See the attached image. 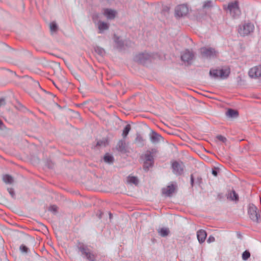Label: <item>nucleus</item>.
I'll list each match as a JSON object with an SVG mask.
<instances>
[{"label": "nucleus", "mask_w": 261, "mask_h": 261, "mask_svg": "<svg viewBox=\"0 0 261 261\" xmlns=\"http://www.w3.org/2000/svg\"><path fill=\"white\" fill-rule=\"evenodd\" d=\"M6 104L5 99L3 98H0V107Z\"/></svg>", "instance_id": "36"}, {"label": "nucleus", "mask_w": 261, "mask_h": 261, "mask_svg": "<svg viewBox=\"0 0 261 261\" xmlns=\"http://www.w3.org/2000/svg\"><path fill=\"white\" fill-rule=\"evenodd\" d=\"M248 213L250 218L253 221L261 222V213L253 204L250 203L248 206Z\"/></svg>", "instance_id": "3"}, {"label": "nucleus", "mask_w": 261, "mask_h": 261, "mask_svg": "<svg viewBox=\"0 0 261 261\" xmlns=\"http://www.w3.org/2000/svg\"><path fill=\"white\" fill-rule=\"evenodd\" d=\"M99 17V15L98 14H94L93 16H92V19H93V21L95 22V20L96 19H98Z\"/></svg>", "instance_id": "37"}, {"label": "nucleus", "mask_w": 261, "mask_h": 261, "mask_svg": "<svg viewBox=\"0 0 261 261\" xmlns=\"http://www.w3.org/2000/svg\"><path fill=\"white\" fill-rule=\"evenodd\" d=\"M157 150L155 148L151 149V150H147L142 156L144 159V169L145 170H148L149 168L152 167L154 163L153 155L156 154Z\"/></svg>", "instance_id": "1"}, {"label": "nucleus", "mask_w": 261, "mask_h": 261, "mask_svg": "<svg viewBox=\"0 0 261 261\" xmlns=\"http://www.w3.org/2000/svg\"><path fill=\"white\" fill-rule=\"evenodd\" d=\"M95 51L96 53H97L100 56H103L105 54V50L99 47H96L95 48Z\"/></svg>", "instance_id": "28"}, {"label": "nucleus", "mask_w": 261, "mask_h": 261, "mask_svg": "<svg viewBox=\"0 0 261 261\" xmlns=\"http://www.w3.org/2000/svg\"><path fill=\"white\" fill-rule=\"evenodd\" d=\"M128 182L130 184H133L135 185H137L139 182L138 178L135 176H128Z\"/></svg>", "instance_id": "26"}, {"label": "nucleus", "mask_w": 261, "mask_h": 261, "mask_svg": "<svg viewBox=\"0 0 261 261\" xmlns=\"http://www.w3.org/2000/svg\"><path fill=\"white\" fill-rule=\"evenodd\" d=\"M254 25L251 22H246L239 25L238 33L242 36L249 35L253 31Z\"/></svg>", "instance_id": "4"}, {"label": "nucleus", "mask_w": 261, "mask_h": 261, "mask_svg": "<svg viewBox=\"0 0 261 261\" xmlns=\"http://www.w3.org/2000/svg\"><path fill=\"white\" fill-rule=\"evenodd\" d=\"M36 84L39 87H40V85L38 82H35Z\"/></svg>", "instance_id": "45"}, {"label": "nucleus", "mask_w": 261, "mask_h": 261, "mask_svg": "<svg viewBox=\"0 0 261 261\" xmlns=\"http://www.w3.org/2000/svg\"><path fill=\"white\" fill-rule=\"evenodd\" d=\"M226 10L229 12L230 15L234 18H238L241 14L237 1L229 3L228 4Z\"/></svg>", "instance_id": "5"}, {"label": "nucleus", "mask_w": 261, "mask_h": 261, "mask_svg": "<svg viewBox=\"0 0 261 261\" xmlns=\"http://www.w3.org/2000/svg\"><path fill=\"white\" fill-rule=\"evenodd\" d=\"M184 168L185 166L182 162L174 161L172 164L173 172L176 175H181L184 172Z\"/></svg>", "instance_id": "9"}, {"label": "nucleus", "mask_w": 261, "mask_h": 261, "mask_svg": "<svg viewBox=\"0 0 261 261\" xmlns=\"http://www.w3.org/2000/svg\"><path fill=\"white\" fill-rule=\"evenodd\" d=\"M212 7V4L211 1H207L204 2L203 8H210Z\"/></svg>", "instance_id": "30"}, {"label": "nucleus", "mask_w": 261, "mask_h": 261, "mask_svg": "<svg viewBox=\"0 0 261 261\" xmlns=\"http://www.w3.org/2000/svg\"><path fill=\"white\" fill-rule=\"evenodd\" d=\"M116 14V11L110 9H105L103 12V14L109 19H114L115 17Z\"/></svg>", "instance_id": "18"}, {"label": "nucleus", "mask_w": 261, "mask_h": 261, "mask_svg": "<svg viewBox=\"0 0 261 261\" xmlns=\"http://www.w3.org/2000/svg\"><path fill=\"white\" fill-rule=\"evenodd\" d=\"M212 174L214 175V176H217V171L215 170H213L212 171Z\"/></svg>", "instance_id": "40"}, {"label": "nucleus", "mask_w": 261, "mask_h": 261, "mask_svg": "<svg viewBox=\"0 0 261 261\" xmlns=\"http://www.w3.org/2000/svg\"><path fill=\"white\" fill-rule=\"evenodd\" d=\"M194 54L193 51L188 49H186L183 51L181 54V59L184 62L190 63V62L193 59Z\"/></svg>", "instance_id": "11"}, {"label": "nucleus", "mask_w": 261, "mask_h": 261, "mask_svg": "<svg viewBox=\"0 0 261 261\" xmlns=\"http://www.w3.org/2000/svg\"><path fill=\"white\" fill-rule=\"evenodd\" d=\"M228 198H229L231 200H238L239 196L234 191H231L229 193Z\"/></svg>", "instance_id": "24"}, {"label": "nucleus", "mask_w": 261, "mask_h": 261, "mask_svg": "<svg viewBox=\"0 0 261 261\" xmlns=\"http://www.w3.org/2000/svg\"><path fill=\"white\" fill-rule=\"evenodd\" d=\"M49 28L51 32H56L58 30V26L56 22H51L49 24Z\"/></svg>", "instance_id": "27"}, {"label": "nucleus", "mask_w": 261, "mask_h": 261, "mask_svg": "<svg viewBox=\"0 0 261 261\" xmlns=\"http://www.w3.org/2000/svg\"><path fill=\"white\" fill-rule=\"evenodd\" d=\"M103 160L107 163L112 164L114 162V158L113 156L107 153L104 156Z\"/></svg>", "instance_id": "23"}, {"label": "nucleus", "mask_w": 261, "mask_h": 261, "mask_svg": "<svg viewBox=\"0 0 261 261\" xmlns=\"http://www.w3.org/2000/svg\"><path fill=\"white\" fill-rule=\"evenodd\" d=\"M98 33L102 34L109 28V24L103 21H99L97 23Z\"/></svg>", "instance_id": "15"}, {"label": "nucleus", "mask_w": 261, "mask_h": 261, "mask_svg": "<svg viewBox=\"0 0 261 261\" xmlns=\"http://www.w3.org/2000/svg\"><path fill=\"white\" fill-rule=\"evenodd\" d=\"M144 140L141 135H137L135 139V143L137 144L139 146H143L144 145Z\"/></svg>", "instance_id": "22"}, {"label": "nucleus", "mask_w": 261, "mask_h": 261, "mask_svg": "<svg viewBox=\"0 0 261 261\" xmlns=\"http://www.w3.org/2000/svg\"><path fill=\"white\" fill-rule=\"evenodd\" d=\"M230 73L229 69H212L210 71V76L215 78L220 77L222 79H226Z\"/></svg>", "instance_id": "6"}, {"label": "nucleus", "mask_w": 261, "mask_h": 261, "mask_svg": "<svg viewBox=\"0 0 261 261\" xmlns=\"http://www.w3.org/2000/svg\"><path fill=\"white\" fill-rule=\"evenodd\" d=\"M109 217H110V219H111L112 218L113 216L111 213H109Z\"/></svg>", "instance_id": "43"}, {"label": "nucleus", "mask_w": 261, "mask_h": 261, "mask_svg": "<svg viewBox=\"0 0 261 261\" xmlns=\"http://www.w3.org/2000/svg\"><path fill=\"white\" fill-rule=\"evenodd\" d=\"M3 180L7 184H12L14 181L13 177L8 174L4 175L3 177Z\"/></svg>", "instance_id": "21"}, {"label": "nucleus", "mask_w": 261, "mask_h": 261, "mask_svg": "<svg viewBox=\"0 0 261 261\" xmlns=\"http://www.w3.org/2000/svg\"><path fill=\"white\" fill-rule=\"evenodd\" d=\"M151 58L150 54L145 52L136 55L134 57V60L139 63L145 64L147 61H150Z\"/></svg>", "instance_id": "7"}, {"label": "nucleus", "mask_w": 261, "mask_h": 261, "mask_svg": "<svg viewBox=\"0 0 261 261\" xmlns=\"http://www.w3.org/2000/svg\"><path fill=\"white\" fill-rule=\"evenodd\" d=\"M200 55L202 58L211 59L218 57V51L214 48L211 47H202L199 49Z\"/></svg>", "instance_id": "2"}, {"label": "nucleus", "mask_w": 261, "mask_h": 261, "mask_svg": "<svg viewBox=\"0 0 261 261\" xmlns=\"http://www.w3.org/2000/svg\"><path fill=\"white\" fill-rule=\"evenodd\" d=\"M176 186L173 184L168 186L166 188L162 189V193L166 196H171V194L173 193L175 190Z\"/></svg>", "instance_id": "14"}, {"label": "nucleus", "mask_w": 261, "mask_h": 261, "mask_svg": "<svg viewBox=\"0 0 261 261\" xmlns=\"http://www.w3.org/2000/svg\"><path fill=\"white\" fill-rule=\"evenodd\" d=\"M238 112L237 111L229 109L226 112V115L229 118H237L238 116Z\"/></svg>", "instance_id": "19"}, {"label": "nucleus", "mask_w": 261, "mask_h": 261, "mask_svg": "<svg viewBox=\"0 0 261 261\" xmlns=\"http://www.w3.org/2000/svg\"><path fill=\"white\" fill-rule=\"evenodd\" d=\"M250 253L247 250L245 251L242 254V258L244 260H247L250 257Z\"/></svg>", "instance_id": "29"}, {"label": "nucleus", "mask_w": 261, "mask_h": 261, "mask_svg": "<svg viewBox=\"0 0 261 261\" xmlns=\"http://www.w3.org/2000/svg\"><path fill=\"white\" fill-rule=\"evenodd\" d=\"M102 144H103V142H102L98 141L97 143V146H101Z\"/></svg>", "instance_id": "41"}, {"label": "nucleus", "mask_w": 261, "mask_h": 261, "mask_svg": "<svg viewBox=\"0 0 261 261\" xmlns=\"http://www.w3.org/2000/svg\"><path fill=\"white\" fill-rule=\"evenodd\" d=\"M251 78L257 79L261 76V66H256L251 68L248 72Z\"/></svg>", "instance_id": "12"}, {"label": "nucleus", "mask_w": 261, "mask_h": 261, "mask_svg": "<svg viewBox=\"0 0 261 261\" xmlns=\"http://www.w3.org/2000/svg\"><path fill=\"white\" fill-rule=\"evenodd\" d=\"M3 125V122L0 120V129L2 128V125Z\"/></svg>", "instance_id": "42"}, {"label": "nucleus", "mask_w": 261, "mask_h": 261, "mask_svg": "<svg viewBox=\"0 0 261 261\" xmlns=\"http://www.w3.org/2000/svg\"><path fill=\"white\" fill-rule=\"evenodd\" d=\"M77 247L79 250L82 252V254L85 255L88 260L90 261H94L95 260L94 255L89 251L88 248L85 247L84 244L79 243Z\"/></svg>", "instance_id": "10"}, {"label": "nucleus", "mask_w": 261, "mask_h": 261, "mask_svg": "<svg viewBox=\"0 0 261 261\" xmlns=\"http://www.w3.org/2000/svg\"><path fill=\"white\" fill-rule=\"evenodd\" d=\"M169 230L167 228H162L158 230L159 234L162 237H165L169 234Z\"/></svg>", "instance_id": "20"}, {"label": "nucleus", "mask_w": 261, "mask_h": 261, "mask_svg": "<svg viewBox=\"0 0 261 261\" xmlns=\"http://www.w3.org/2000/svg\"><path fill=\"white\" fill-rule=\"evenodd\" d=\"M49 210L51 212H53L54 213H56L57 211V206L55 205H51L49 207Z\"/></svg>", "instance_id": "33"}, {"label": "nucleus", "mask_w": 261, "mask_h": 261, "mask_svg": "<svg viewBox=\"0 0 261 261\" xmlns=\"http://www.w3.org/2000/svg\"><path fill=\"white\" fill-rule=\"evenodd\" d=\"M206 236L207 234L206 231L203 229L199 230L197 232V237L199 242L200 244L203 243L205 241Z\"/></svg>", "instance_id": "16"}, {"label": "nucleus", "mask_w": 261, "mask_h": 261, "mask_svg": "<svg viewBox=\"0 0 261 261\" xmlns=\"http://www.w3.org/2000/svg\"><path fill=\"white\" fill-rule=\"evenodd\" d=\"M102 214V213L101 212H100V214L99 215V216H98L99 218H100V219L101 218Z\"/></svg>", "instance_id": "44"}, {"label": "nucleus", "mask_w": 261, "mask_h": 261, "mask_svg": "<svg viewBox=\"0 0 261 261\" xmlns=\"http://www.w3.org/2000/svg\"><path fill=\"white\" fill-rule=\"evenodd\" d=\"M8 191L9 193H10V194L11 195V196L12 197H14L15 196V193H14L13 189L12 188H8Z\"/></svg>", "instance_id": "34"}, {"label": "nucleus", "mask_w": 261, "mask_h": 261, "mask_svg": "<svg viewBox=\"0 0 261 261\" xmlns=\"http://www.w3.org/2000/svg\"><path fill=\"white\" fill-rule=\"evenodd\" d=\"M151 142L153 144H156L162 140V137L154 131H152L150 134Z\"/></svg>", "instance_id": "13"}, {"label": "nucleus", "mask_w": 261, "mask_h": 261, "mask_svg": "<svg viewBox=\"0 0 261 261\" xmlns=\"http://www.w3.org/2000/svg\"><path fill=\"white\" fill-rule=\"evenodd\" d=\"M215 240V238L213 236H210L208 237V238L207 242L208 243H212V242H214Z\"/></svg>", "instance_id": "35"}, {"label": "nucleus", "mask_w": 261, "mask_h": 261, "mask_svg": "<svg viewBox=\"0 0 261 261\" xmlns=\"http://www.w3.org/2000/svg\"><path fill=\"white\" fill-rule=\"evenodd\" d=\"M216 138L218 140L224 143L227 141V139L222 135H218Z\"/></svg>", "instance_id": "32"}, {"label": "nucleus", "mask_w": 261, "mask_h": 261, "mask_svg": "<svg viewBox=\"0 0 261 261\" xmlns=\"http://www.w3.org/2000/svg\"><path fill=\"white\" fill-rule=\"evenodd\" d=\"M116 42H117V44H118V46L119 47H121L123 45V43L122 41H117V40H115Z\"/></svg>", "instance_id": "39"}, {"label": "nucleus", "mask_w": 261, "mask_h": 261, "mask_svg": "<svg viewBox=\"0 0 261 261\" xmlns=\"http://www.w3.org/2000/svg\"><path fill=\"white\" fill-rule=\"evenodd\" d=\"M117 149L122 153H125L127 151V147L124 140H120L116 146Z\"/></svg>", "instance_id": "17"}, {"label": "nucleus", "mask_w": 261, "mask_h": 261, "mask_svg": "<svg viewBox=\"0 0 261 261\" xmlns=\"http://www.w3.org/2000/svg\"><path fill=\"white\" fill-rule=\"evenodd\" d=\"M130 129H131V126H130V124H127L125 126V127L123 129L122 135L123 138H125L127 136Z\"/></svg>", "instance_id": "25"}, {"label": "nucleus", "mask_w": 261, "mask_h": 261, "mask_svg": "<svg viewBox=\"0 0 261 261\" xmlns=\"http://www.w3.org/2000/svg\"><path fill=\"white\" fill-rule=\"evenodd\" d=\"M190 178H191V186L193 187V184H194V176H193V174L191 175Z\"/></svg>", "instance_id": "38"}, {"label": "nucleus", "mask_w": 261, "mask_h": 261, "mask_svg": "<svg viewBox=\"0 0 261 261\" xmlns=\"http://www.w3.org/2000/svg\"><path fill=\"white\" fill-rule=\"evenodd\" d=\"M28 248L24 245H21L20 246V250L21 251V252L27 253L28 251Z\"/></svg>", "instance_id": "31"}, {"label": "nucleus", "mask_w": 261, "mask_h": 261, "mask_svg": "<svg viewBox=\"0 0 261 261\" xmlns=\"http://www.w3.org/2000/svg\"><path fill=\"white\" fill-rule=\"evenodd\" d=\"M189 12V9L186 5H179L175 9V15L176 17H181L186 15Z\"/></svg>", "instance_id": "8"}]
</instances>
